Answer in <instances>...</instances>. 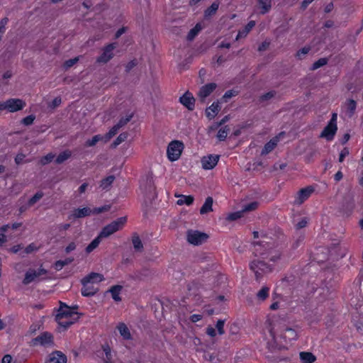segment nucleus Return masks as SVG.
Masks as SVG:
<instances>
[{"label": "nucleus", "mask_w": 363, "mask_h": 363, "mask_svg": "<svg viewBox=\"0 0 363 363\" xmlns=\"http://www.w3.org/2000/svg\"><path fill=\"white\" fill-rule=\"evenodd\" d=\"M139 189L140 194L147 201H151L157 197V191L152 172H148L141 177Z\"/></svg>", "instance_id": "f257e3e1"}, {"label": "nucleus", "mask_w": 363, "mask_h": 363, "mask_svg": "<svg viewBox=\"0 0 363 363\" xmlns=\"http://www.w3.org/2000/svg\"><path fill=\"white\" fill-rule=\"evenodd\" d=\"M261 238V240L254 243L253 253L256 257L268 258L269 250L272 247L274 242L264 234L262 235Z\"/></svg>", "instance_id": "f03ea898"}, {"label": "nucleus", "mask_w": 363, "mask_h": 363, "mask_svg": "<svg viewBox=\"0 0 363 363\" xmlns=\"http://www.w3.org/2000/svg\"><path fill=\"white\" fill-rule=\"evenodd\" d=\"M250 269L255 273L256 280L260 279L264 274L272 271V267L261 260H253L250 264Z\"/></svg>", "instance_id": "7ed1b4c3"}, {"label": "nucleus", "mask_w": 363, "mask_h": 363, "mask_svg": "<svg viewBox=\"0 0 363 363\" xmlns=\"http://www.w3.org/2000/svg\"><path fill=\"white\" fill-rule=\"evenodd\" d=\"M26 106V102L21 99H9L0 103V111L6 110L14 113L23 109Z\"/></svg>", "instance_id": "20e7f679"}, {"label": "nucleus", "mask_w": 363, "mask_h": 363, "mask_svg": "<svg viewBox=\"0 0 363 363\" xmlns=\"http://www.w3.org/2000/svg\"><path fill=\"white\" fill-rule=\"evenodd\" d=\"M184 149V144L179 140L172 141L167 150V155L168 159L171 162L177 161L180 157Z\"/></svg>", "instance_id": "39448f33"}, {"label": "nucleus", "mask_w": 363, "mask_h": 363, "mask_svg": "<svg viewBox=\"0 0 363 363\" xmlns=\"http://www.w3.org/2000/svg\"><path fill=\"white\" fill-rule=\"evenodd\" d=\"M337 115L336 113L332 114V117L328 124L324 128L323 130L320 134L321 138H325L327 140L330 141L334 138V136L337 132Z\"/></svg>", "instance_id": "423d86ee"}, {"label": "nucleus", "mask_w": 363, "mask_h": 363, "mask_svg": "<svg viewBox=\"0 0 363 363\" xmlns=\"http://www.w3.org/2000/svg\"><path fill=\"white\" fill-rule=\"evenodd\" d=\"M187 241L194 245H199L205 242L208 238V235L199 230H189L186 234Z\"/></svg>", "instance_id": "0eeeda50"}, {"label": "nucleus", "mask_w": 363, "mask_h": 363, "mask_svg": "<svg viewBox=\"0 0 363 363\" xmlns=\"http://www.w3.org/2000/svg\"><path fill=\"white\" fill-rule=\"evenodd\" d=\"M71 318V320H78L79 316L77 312L73 311V308L68 307L65 304H61L58 310V313L55 316L56 320H63L62 318Z\"/></svg>", "instance_id": "6e6552de"}, {"label": "nucleus", "mask_w": 363, "mask_h": 363, "mask_svg": "<svg viewBox=\"0 0 363 363\" xmlns=\"http://www.w3.org/2000/svg\"><path fill=\"white\" fill-rule=\"evenodd\" d=\"M47 273V270L43 267H40L38 270L30 269L26 272L23 283L25 285L29 284L30 283L38 280L40 276L46 275Z\"/></svg>", "instance_id": "1a4fd4ad"}, {"label": "nucleus", "mask_w": 363, "mask_h": 363, "mask_svg": "<svg viewBox=\"0 0 363 363\" xmlns=\"http://www.w3.org/2000/svg\"><path fill=\"white\" fill-rule=\"evenodd\" d=\"M219 155H209L201 158V162L204 169H212L216 167L219 160Z\"/></svg>", "instance_id": "9d476101"}, {"label": "nucleus", "mask_w": 363, "mask_h": 363, "mask_svg": "<svg viewBox=\"0 0 363 363\" xmlns=\"http://www.w3.org/2000/svg\"><path fill=\"white\" fill-rule=\"evenodd\" d=\"M82 284L83 285L82 288V294L84 296H94L99 290L98 287L96 286L94 284L88 281V279H84L83 278L82 280Z\"/></svg>", "instance_id": "9b49d317"}, {"label": "nucleus", "mask_w": 363, "mask_h": 363, "mask_svg": "<svg viewBox=\"0 0 363 363\" xmlns=\"http://www.w3.org/2000/svg\"><path fill=\"white\" fill-rule=\"evenodd\" d=\"M314 189L311 186H308L306 188L301 189L297 194V196L294 200V204H302L306 200H307L310 197Z\"/></svg>", "instance_id": "f8f14e48"}, {"label": "nucleus", "mask_w": 363, "mask_h": 363, "mask_svg": "<svg viewBox=\"0 0 363 363\" xmlns=\"http://www.w3.org/2000/svg\"><path fill=\"white\" fill-rule=\"evenodd\" d=\"M53 337L49 333H43L33 340L34 345L49 346L52 344Z\"/></svg>", "instance_id": "ddd939ff"}, {"label": "nucleus", "mask_w": 363, "mask_h": 363, "mask_svg": "<svg viewBox=\"0 0 363 363\" xmlns=\"http://www.w3.org/2000/svg\"><path fill=\"white\" fill-rule=\"evenodd\" d=\"M217 85L215 83H209L201 87L199 91V97L201 102H204L205 99L216 89Z\"/></svg>", "instance_id": "4468645a"}, {"label": "nucleus", "mask_w": 363, "mask_h": 363, "mask_svg": "<svg viewBox=\"0 0 363 363\" xmlns=\"http://www.w3.org/2000/svg\"><path fill=\"white\" fill-rule=\"evenodd\" d=\"M179 101L189 111H192L194 108L195 99L192 94L188 91L179 98Z\"/></svg>", "instance_id": "2eb2a0df"}, {"label": "nucleus", "mask_w": 363, "mask_h": 363, "mask_svg": "<svg viewBox=\"0 0 363 363\" xmlns=\"http://www.w3.org/2000/svg\"><path fill=\"white\" fill-rule=\"evenodd\" d=\"M113 54V44L108 45L104 50L102 55L98 57L97 62L106 63L109 61Z\"/></svg>", "instance_id": "dca6fc26"}, {"label": "nucleus", "mask_w": 363, "mask_h": 363, "mask_svg": "<svg viewBox=\"0 0 363 363\" xmlns=\"http://www.w3.org/2000/svg\"><path fill=\"white\" fill-rule=\"evenodd\" d=\"M282 252L279 248L273 243L272 247L270 248L268 252V259L272 262H277L281 259Z\"/></svg>", "instance_id": "f3484780"}, {"label": "nucleus", "mask_w": 363, "mask_h": 363, "mask_svg": "<svg viewBox=\"0 0 363 363\" xmlns=\"http://www.w3.org/2000/svg\"><path fill=\"white\" fill-rule=\"evenodd\" d=\"M66 356L60 351L52 352L45 363H66Z\"/></svg>", "instance_id": "a211bd4d"}, {"label": "nucleus", "mask_w": 363, "mask_h": 363, "mask_svg": "<svg viewBox=\"0 0 363 363\" xmlns=\"http://www.w3.org/2000/svg\"><path fill=\"white\" fill-rule=\"evenodd\" d=\"M93 215L92 209L88 207L76 208L72 211V216L74 218H80Z\"/></svg>", "instance_id": "6ab92c4d"}, {"label": "nucleus", "mask_w": 363, "mask_h": 363, "mask_svg": "<svg viewBox=\"0 0 363 363\" xmlns=\"http://www.w3.org/2000/svg\"><path fill=\"white\" fill-rule=\"evenodd\" d=\"M117 329L123 337V339L129 340L132 339V335L130 331V329L128 326L123 323H119L117 325Z\"/></svg>", "instance_id": "aec40b11"}, {"label": "nucleus", "mask_w": 363, "mask_h": 363, "mask_svg": "<svg viewBox=\"0 0 363 363\" xmlns=\"http://www.w3.org/2000/svg\"><path fill=\"white\" fill-rule=\"evenodd\" d=\"M100 356L105 363H112L111 348L108 345L102 346V351Z\"/></svg>", "instance_id": "412c9836"}, {"label": "nucleus", "mask_w": 363, "mask_h": 363, "mask_svg": "<svg viewBox=\"0 0 363 363\" xmlns=\"http://www.w3.org/2000/svg\"><path fill=\"white\" fill-rule=\"evenodd\" d=\"M220 107L218 102H213L206 110V116L212 119L220 111Z\"/></svg>", "instance_id": "4be33fe9"}, {"label": "nucleus", "mask_w": 363, "mask_h": 363, "mask_svg": "<svg viewBox=\"0 0 363 363\" xmlns=\"http://www.w3.org/2000/svg\"><path fill=\"white\" fill-rule=\"evenodd\" d=\"M279 139L277 137L271 139L268 143L264 145V148L262 150V155H265L272 152L275 147L277 145Z\"/></svg>", "instance_id": "5701e85b"}, {"label": "nucleus", "mask_w": 363, "mask_h": 363, "mask_svg": "<svg viewBox=\"0 0 363 363\" xmlns=\"http://www.w3.org/2000/svg\"><path fill=\"white\" fill-rule=\"evenodd\" d=\"M255 26V21H250L242 30L238 31L236 40H239L240 38H245Z\"/></svg>", "instance_id": "b1692460"}, {"label": "nucleus", "mask_w": 363, "mask_h": 363, "mask_svg": "<svg viewBox=\"0 0 363 363\" xmlns=\"http://www.w3.org/2000/svg\"><path fill=\"white\" fill-rule=\"evenodd\" d=\"M84 279H88V281L94 284L95 285L104 279V276L99 273L91 272L85 277Z\"/></svg>", "instance_id": "393cba45"}, {"label": "nucleus", "mask_w": 363, "mask_h": 363, "mask_svg": "<svg viewBox=\"0 0 363 363\" xmlns=\"http://www.w3.org/2000/svg\"><path fill=\"white\" fill-rule=\"evenodd\" d=\"M283 338L288 340L289 341L294 340L297 338V333L296 331L291 328H286L283 334L281 335Z\"/></svg>", "instance_id": "a878e982"}, {"label": "nucleus", "mask_w": 363, "mask_h": 363, "mask_svg": "<svg viewBox=\"0 0 363 363\" xmlns=\"http://www.w3.org/2000/svg\"><path fill=\"white\" fill-rule=\"evenodd\" d=\"M345 106L347 109V116L350 118H351L354 115L355 110H356V107H357L356 101L353 99H348L345 102Z\"/></svg>", "instance_id": "bb28decb"}, {"label": "nucleus", "mask_w": 363, "mask_h": 363, "mask_svg": "<svg viewBox=\"0 0 363 363\" xmlns=\"http://www.w3.org/2000/svg\"><path fill=\"white\" fill-rule=\"evenodd\" d=\"M299 356L303 363H313L316 359L315 356L308 352H301Z\"/></svg>", "instance_id": "cd10ccee"}, {"label": "nucleus", "mask_w": 363, "mask_h": 363, "mask_svg": "<svg viewBox=\"0 0 363 363\" xmlns=\"http://www.w3.org/2000/svg\"><path fill=\"white\" fill-rule=\"evenodd\" d=\"M213 199L211 197L206 198L204 203L200 209L201 214H205L213 211Z\"/></svg>", "instance_id": "c85d7f7f"}, {"label": "nucleus", "mask_w": 363, "mask_h": 363, "mask_svg": "<svg viewBox=\"0 0 363 363\" xmlns=\"http://www.w3.org/2000/svg\"><path fill=\"white\" fill-rule=\"evenodd\" d=\"M133 114L132 113H130L128 114H126L125 117H122L118 122L115 125V133L116 131L125 126L133 118Z\"/></svg>", "instance_id": "c756f323"}, {"label": "nucleus", "mask_w": 363, "mask_h": 363, "mask_svg": "<svg viewBox=\"0 0 363 363\" xmlns=\"http://www.w3.org/2000/svg\"><path fill=\"white\" fill-rule=\"evenodd\" d=\"M177 196L179 198V199L177 201V203L179 206L184 204L190 206L194 202V197L192 196L179 195Z\"/></svg>", "instance_id": "7c9ffc66"}, {"label": "nucleus", "mask_w": 363, "mask_h": 363, "mask_svg": "<svg viewBox=\"0 0 363 363\" xmlns=\"http://www.w3.org/2000/svg\"><path fill=\"white\" fill-rule=\"evenodd\" d=\"M113 233V225L109 224L104 227L97 236L100 240L107 238Z\"/></svg>", "instance_id": "2f4dec72"}, {"label": "nucleus", "mask_w": 363, "mask_h": 363, "mask_svg": "<svg viewBox=\"0 0 363 363\" xmlns=\"http://www.w3.org/2000/svg\"><path fill=\"white\" fill-rule=\"evenodd\" d=\"M128 30V27L127 26H122L121 28H118L115 32V50L119 47L120 43V37L125 33L127 30Z\"/></svg>", "instance_id": "473e14b6"}, {"label": "nucleus", "mask_w": 363, "mask_h": 363, "mask_svg": "<svg viewBox=\"0 0 363 363\" xmlns=\"http://www.w3.org/2000/svg\"><path fill=\"white\" fill-rule=\"evenodd\" d=\"M132 242L134 247V250L136 252H142L143 250V245L139 236L138 235H134L132 238Z\"/></svg>", "instance_id": "72a5a7b5"}, {"label": "nucleus", "mask_w": 363, "mask_h": 363, "mask_svg": "<svg viewBox=\"0 0 363 363\" xmlns=\"http://www.w3.org/2000/svg\"><path fill=\"white\" fill-rule=\"evenodd\" d=\"M219 7V3L217 1L213 2L208 8H207L204 12L206 18L210 17L214 15Z\"/></svg>", "instance_id": "f704fd0d"}, {"label": "nucleus", "mask_w": 363, "mask_h": 363, "mask_svg": "<svg viewBox=\"0 0 363 363\" xmlns=\"http://www.w3.org/2000/svg\"><path fill=\"white\" fill-rule=\"evenodd\" d=\"M230 129L228 125L222 127L219 129L217 133V138L220 141H223L226 139Z\"/></svg>", "instance_id": "c9c22d12"}, {"label": "nucleus", "mask_w": 363, "mask_h": 363, "mask_svg": "<svg viewBox=\"0 0 363 363\" xmlns=\"http://www.w3.org/2000/svg\"><path fill=\"white\" fill-rule=\"evenodd\" d=\"M74 259L69 257L65 260H58L55 263V269L57 271L61 270L65 265L69 264L73 262Z\"/></svg>", "instance_id": "e433bc0d"}, {"label": "nucleus", "mask_w": 363, "mask_h": 363, "mask_svg": "<svg viewBox=\"0 0 363 363\" xmlns=\"http://www.w3.org/2000/svg\"><path fill=\"white\" fill-rule=\"evenodd\" d=\"M71 157V152L69 150H65L61 152L56 158L55 162L57 164H61Z\"/></svg>", "instance_id": "4c0bfd02"}, {"label": "nucleus", "mask_w": 363, "mask_h": 363, "mask_svg": "<svg viewBox=\"0 0 363 363\" xmlns=\"http://www.w3.org/2000/svg\"><path fill=\"white\" fill-rule=\"evenodd\" d=\"M127 223V217L123 216L115 220V232L123 229Z\"/></svg>", "instance_id": "58836bf2"}, {"label": "nucleus", "mask_w": 363, "mask_h": 363, "mask_svg": "<svg viewBox=\"0 0 363 363\" xmlns=\"http://www.w3.org/2000/svg\"><path fill=\"white\" fill-rule=\"evenodd\" d=\"M269 288L263 286L257 294V297L260 301H264L269 296Z\"/></svg>", "instance_id": "ea45409f"}, {"label": "nucleus", "mask_w": 363, "mask_h": 363, "mask_svg": "<svg viewBox=\"0 0 363 363\" xmlns=\"http://www.w3.org/2000/svg\"><path fill=\"white\" fill-rule=\"evenodd\" d=\"M201 30V26L200 24L197 23L192 29L190 30L187 35V39L189 40H192Z\"/></svg>", "instance_id": "a19ab883"}, {"label": "nucleus", "mask_w": 363, "mask_h": 363, "mask_svg": "<svg viewBox=\"0 0 363 363\" xmlns=\"http://www.w3.org/2000/svg\"><path fill=\"white\" fill-rule=\"evenodd\" d=\"M259 4L262 9L261 13H266L271 8V0H259Z\"/></svg>", "instance_id": "79ce46f5"}, {"label": "nucleus", "mask_w": 363, "mask_h": 363, "mask_svg": "<svg viewBox=\"0 0 363 363\" xmlns=\"http://www.w3.org/2000/svg\"><path fill=\"white\" fill-rule=\"evenodd\" d=\"M276 95V91H270L264 94L261 95L259 97V102L264 103L265 101H267L272 99H273Z\"/></svg>", "instance_id": "37998d69"}, {"label": "nucleus", "mask_w": 363, "mask_h": 363, "mask_svg": "<svg viewBox=\"0 0 363 363\" xmlns=\"http://www.w3.org/2000/svg\"><path fill=\"white\" fill-rule=\"evenodd\" d=\"M44 196V194L43 191H38L33 197H31L28 204L29 206H33L35 203H36L38 201H39Z\"/></svg>", "instance_id": "c03bdc74"}, {"label": "nucleus", "mask_w": 363, "mask_h": 363, "mask_svg": "<svg viewBox=\"0 0 363 363\" xmlns=\"http://www.w3.org/2000/svg\"><path fill=\"white\" fill-rule=\"evenodd\" d=\"M243 214L244 213L242 210L239 211L230 213L227 216L226 219L229 221L236 220L237 219L242 218L243 216Z\"/></svg>", "instance_id": "a18cd8bd"}, {"label": "nucleus", "mask_w": 363, "mask_h": 363, "mask_svg": "<svg viewBox=\"0 0 363 363\" xmlns=\"http://www.w3.org/2000/svg\"><path fill=\"white\" fill-rule=\"evenodd\" d=\"M328 63V59L327 58H320L317 61H315L311 68V70H315L324 65H325Z\"/></svg>", "instance_id": "49530a36"}, {"label": "nucleus", "mask_w": 363, "mask_h": 363, "mask_svg": "<svg viewBox=\"0 0 363 363\" xmlns=\"http://www.w3.org/2000/svg\"><path fill=\"white\" fill-rule=\"evenodd\" d=\"M113 182V177L109 176L106 179H103L101 182L100 187L103 189H107L110 187L111 184Z\"/></svg>", "instance_id": "de8ad7c7"}, {"label": "nucleus", "mask_w": 363, "mask_h": 363, "mask_svg": "<svg viewBox=\"0 0 363 363\" xmlns=\"http://www.w3.org/2000/svg\"><path fill=\"white\" fill-rule=\"evenodd\" d=\"M63 320H56L59 325L64 328L65 329L69 327L71 325H72L74 322H76L77 320H71V318H62Z\"/></svg>", "instance_id": "09e8293b"}, {"label": "nucleus", "mask_w": 363, "mask_h": 363, "mask_svg": "<svg viewBox=\"0 0 363 363\" xmlns=\"http://www.w3.org/2000/svg\"><path fill=\"white\" fill-rule=\"evenodd\" d=\"M101 240L99 238L96 237L86 248V252L87 253H90L94 249H96L99 244L100 243Z\"/></svg>", "instance_id": "8fccbe9b"}, {"label": "nucleus", "mask_w": 363, "mask_h": 363, "mask_svg": "<svg viewBox=\"0 0 363 363\" xmlns=\"http://www.w3.org/2000/svg\"><path fill=\"white\" fill-rule=\"evenodd\" d=\"M111 208V205H104L101 207L94 208L92 209L93 215L99 214L104 212L109 211Z\"/></svg>", "instance_id": "3c124183"}, {"label": "nucleus", "mask_w": 363, "mask_h": 363, "mask_svg": "<svg viewBox=\"0 0 363 363\" xmlns=\"http://www.w3.org/2000/svg\"><path fill=\"white\" fill-rule=\"evenodd\" d=\"M128 137V132H123L121 133L115 140V147L122 143L123 142L125 141L126 139Z\"/></svg>", "instance_id": "603ef678"}, {"label": "nucleus", "mask_w": 363, "mask_h": 363, "mask_svg": "<svg viewBox=\"0 0 363 363\" xmlns=\"http://www.w3.org/2000/svg\"><path fill=\"white\" fill-rule=\"evenodd\" d=\"M101 135H96L94 136L91 139L86 141V145L89 147H91L95 145L98 142L101 141Z\"/></svg>", "instance_id": "864d4df0"}, {"label": "nucleus", "mask_w": 363, "mask_h": 363, "mask_svg": "<svg viewBox=\"0 0 363 363\" xmlns=\"http://www.w3.org/2000/svg\"><path fill=\"white\" fill-rule=\"evenodd\" d=\"M62 103L61 97L57 96L49 104L48 108H50L52 110H54L57 107L60 106V105Z\"/></svg>", "instance_id": "5fc2aeb1"}, {"label": "nucleus", "mask_w": 363, "mask_h": 363, "mask_svg": "<svg viewBox=\"0 0 363 363\" xmlns=\"http://www.w3.org/2000/svg\"><path fill=\"white\" fill-rule=\"evenodd\" d=\"M78 61H79V57H76L74 58L69 59L68 60H66L64 62L63 67L65 69H67L72 67L73 65H74Z\"/></svg>", "instance_id": "6e6d98bb"}, {"label": "nucleus", "mask_w": 363, "mask_h": 363, "mask_svg": "<svg viewBox=\"0 0 363 363\" xmlns=\"http://www.w3.org/2000/svg\"><path fill=\"white\" fill-rule=\"evenodd\" d=\"M55 158V155L52 153H49L45 157L40 159V164L43 165L47 164L50 163Z\"/></svg>", "instance_id": "4d7b16f0"}, {"label": "nucleus", "mask_w": 363, "mask_h": 363, "mask_svg": "<svg viewBox=\"0 0 363 363\" xmlns=\"http://www.w3.org/2000/svg\"><path fill=\"white\" fill-rule=\"evenodd\" d=\"M258 203L257 202H252L250 203H248L245 205L242 211H243V213L245 212L251 211L257 208Z\"/></svg>", "instance_id": "13d9d810"}, {"label": "nucleus", "mask_w": 363, "mask_h": 363, "mask_svg": "<svg viewBox=\"0 0 363 363\" xmlns=\"http://www.w3.org/2000/svg\"><path fill=\"white\" fill-rule=\"evenodd\" d=\"M113 136V128H111L106 134L101 135V141L104 143H108Z\"/></svg>", "instance_id": "bf43d9fd"}, {"label": "nucleus", "mask_w": 363, "mask_h": 363, "mask_svg": "<svg viewBox=\"0 0 363 363\" xmlns=\"http://www.w3.org/2000/svg\"><path fill=\"white\" fill-rule=\"evenodd\" d=\"M224 324H225L224 320H218L216 325V328L218 330V332L220 335H223L225 333Z\"/></svg>", "instance_id": "052dcab7"}, {"label": "nucleus", "mask_w": 363, "mask_h": 363, "mask_svg": "<svg viewBox=\"0 0 363 363\" xmlns=\"http://www.w3.org/2000/svg\"><path fill=\"white\" fill-rule=\"evenodd\" d=\"M123 289V286L121 285H115V302H119L122 300L119 294Z\"/></svg>", "instance_id": "680f3d73"}, {"label": "nucleus", "mask_w": 363, "mask_h": 363, "mask_svg": "<svg viewBox=\"0 0 363 363\" xmlns=\"http://www.w3.org/2000/svg\"><path fill=\"white\" fill-rule=\"evenodd\" d=\"M35 118V117L33 115L28 116L26 118H23L22 123L25 125H30L33 123Z\"/></svg>", "instance_id": "e2e57ef3"}, {"label": "nucleus", "mask_w": 363, "mask_h": 363, "mask_svg": "<svg viewBox=\"0 0 363 363\" xmlns=\"http://www.w3.org/2000/svg\"><path fill=\"white\" fill-rule=\"evenodd\" d=\"M349 154H350V152H349L348 148H347V147L343 148L340 153L339 162H342L345 157L346 156H347Z\"/></svg>", "instance_id": "0e129e2a"}, {"label": "nucleus", "mask_w": 363, "mask_h": 363, "mask_svg": "<svg viewBox=\"0 0 363 363\" xmlns=\"http://www.w3.org/2000/svg\"><path fill=\"white\" fill-rule=\"evenodd\" d=\"M26 156L23 153L18 154L15 157V162L16 164H21L24 162V159Z\"/></svg>", "instance_id": "69168bd1"}, {"label": "nucleus", "mask_w": 363, "mask_h": 363, "mask_svg": "<svg viewBox=\"0 0 363 363\" xmlns=\"http://www.w3.org/2000/svg\"><path fill=\"white\" fill-rule=\"evenodd\" d=\"M310 50L311 49L309 47H304L297 52L296 55L299 58H301V56L308 54Z\"/></svg>", "instance_id": "338daca9"}, {"label": "nucleus", "mask_w": 363, "mask_h": 363, "mask_svg": "<svg viewBox=\"0 0 363 363\" xmlns=\"http://www.w3.org/2000/svg\"><path fill=\"white\" fill-rule=\"evenodd\" d=\"M269 44L270 43L269 41H264L259 47H258V50L259 52H262V51H264L266 50L269 46Z\"/></svg>", "instance_id": "774afa93"}]
</instances>
